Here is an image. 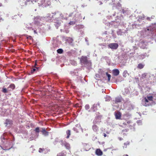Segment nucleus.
Wrapping results in <instances>:
<instances>
[{
	"mask_svg": "<svg viewBox=\"0 0 156 156\" xmlns=\"http://www.w3.org/2000/svg\"><path fill=\"white\" fill-rule=\"evenodd\" d=\"M37 65V63H35V65H34V67L35 66H36Z\"/></svg>",
	"mask_w": 156,
	"mask_h": 156,
	"instance_id": "33",
	"label": "nucleus"
},
{
	"mask_svg": "<svg viewBox=\"0 0 156 156\" xmlns=\"http://www.w3.org/2000/svg\"><path fill=\"white\" fill-rule=\"evenodd\" d=\"M80 61L84 64H87L88 62L87 57L82 56L81 58Z\"/></svg>",
	"mask_w": 156,
	"mask_h": 156,
	"instance_id": "3",
	"label": "nucleus"
},
{
	"mask_svg": "<svg viewBox=\"0 0 156 156\" xmlns=\"http://www.w3.org/2000/svg\"><path fill=\"white\" fill-rule=\"evenodd\" d=\"M98 117L95 118L94 119L93 121V123L94 124L97 123L98 122Z\"/></svg>",
	"mask_w": 156,
	"mask_h": 156,
	"instance_id": "16",
	"label": "nucleus"
},
{
	"mask_svg": "<svg viewBox=\"0 0 156 156\" xmlns=\"http://www.w3.org/2000/svg\"><path fill=\"white\" fill-rule=\"evenodd\" d=\"M34 32L35 33H36V31H34Z\"/></svg>",
	"mask_w": 156,
	"mask_h": 156,
	"instance_id": "36",
	"label": "nucleus"
},
{
	"mask_svg": "<svg viewBox=\"0 0 156 156\" xmlns=\"http://www.w3.org/2000/svg\"><path fill=\"white\" fill-rule=\"evenodd\" d=\"M66 155L63 153L61 152L58 154L57 156H65Z\"/></svg>",
	"mask_w": 156,
	"mask_h": 156,
	"instance_id": "20",
	"label": "nucleus"
},
{
	"mask_svg": "<svg viewBox=\"0 0 156 156\" xmlns=\"http://www.w3.org/2000/svg\"><path fill=\"white\" fill-rule=\"evenodd\" d=\"M119 139L120 140H123V139L121 137H119Z\"/></svg>",
	"mask_w": 156,
	"mask_h": 156,
	"instance_id": "31",
	"label": "nucleus"
},
{
	"mask_svg": "<svg viewBox=\"0 0 156 156\" xmlns=\"http://www.w3.org/2000/svg\"><path fill=\"white\" fill-rule=\"evenodd\" d=\"M128 74V72L126 70H125L124 71L123 73V76L124 77H126V74Z\"/></svg>",
	"mask_w": 156,
	"mask_h": 156,
	"instance_id": "19",
	"label": "nucleus"
},
{
	"mask_svg": "<svg viewBox=\"0 0 156 156\" xmlns=\"http://www.w3.org/2000/svg\"><path fill=\"white\" fill-rule=\"evenodd\" d=\"M34 67H35V68H37V67H35V66Z\"/></svg>",
	"mask_w": 156,
	"mask_h": 156,
	"instance_id": "40",
	"label": "nucleus"
},
{
	"mask_svg": "<svg viewBox=\"0 0 156 156\" xmlns=\"http://www.w3.org/2000/svg\"><path fill=\"white\" fill-rule=\"evenodd\" d=\"M8 89L6 88H3L2 89V91L4 93H7L8 92Z\"/></svg>",
	"mask_w": 156,
	"mask_h": 156,
	"instance_id": "23",
	"label": "nucleus"
},
{
	"mask_svg": "<svg viewBox=\"0 0 156 156\" xmlns=\"http://www.w3.org/2000/svg\"><path fill=\"white\" fill-rule=\"evenodd\" d=\"M137 123H141V121L140 120V121H139L137 122Z\"/></svg>",
	"mask_w": 156,
	"mask_h": 156,
	"instance_id": "32",
	"label": "nucleus"
},
{
	"mask_svg": "<svg viewBox=\"0 0 156 156\" xmlns=\"http://www.w3.org/2000/svg\"><path fill=\"white\" fill-rule=\"evenodd\" d=\"M34 67H35V68H37V67H35V66Z\"/></svg>",
	"mask_w": 156,
	"mask_h": 156,
	"instance_id": "38",
	"label": "nucleus"
},
{
	"mask_svg": "<svg viewBox=\"0 0 156 156\" xmlns=\"http://www.w3.org/2000/svg\"><path fill=\"white\" fill-rule=\"evenodd\" d=\"M149 100L145 97L144 99L142 101V103L143 105L145 106H147L150 105V104L149 103Z\"/></svg>",
	"mask_w": 156,
	"mask_h": 156,
	"instance_id": "4",
	"label": "nucleus"
},
{
	"mask_svg": "<svg viewBox=\"0 0 156 156\" xmlns=\"http://www.w3.org/2000/svg\"><path fill=\"white\" fill-rule=\"evenodd\" d=\"M64 144V146L68 150L70 149V145L68 143L65 142Z\"/></svg>",
	"mask_w": 156,
	"mask_h": 156,
	"instance_id": "11",
	"label": "nucleus"
},
{
	"mask_svg": "<svg viewBox=\"0 0 156 156\" xmlns=\"http://www.w3.org/2000/svg\"><path fill=\"white\" fill-rule=\"evenodd\" d=\"M103 136H104V137H106L107 136V135H106V134L105 133H104L103 134Z\"/></svg>",
	"mask_w": 156,
	"mask_h": 156,
	"instance_id": "30",
	"label": "nucleus"
},
{
	"mask_svg": "<svg viewBox=\"0 0 156 156\" xmlns=\"http://www.w3.org/2000/svg\"><path fill=\"white\" fill-rule=\"evenodd\" d=\"M129 142H127V143H124V146H123V147L126 148L127 147V145H129Z\"/></svg>",
	"mask_w": 156,
	"mask_h": 156,
	"instance_id": "27",
	"label": "nucleus"
},
{
	"mask_svg": "<svg viewBox=\"0 0 156 156\" xmlns=\"http://www.w3.org/2000/svg\"><path fill=\"white\" fill-rule=\"evenodd\" d=\"M106 74L108 78V81L109 82L111 78V76L110 74H108V72L106 73Z\"/></svg>",
	"mask_w": 156,
	"mask_h": 156,
	"instance_id": "17",
	"label": "nucleus"
},
{
	"mask_svg": "<svg viewBox=\"0 0 156 156\" xmlns=\"http://www.w3.org/2000/svg\"><path fill=\"white\" fill-rule=\"evenodd\" d=\"M34 67H35V68H37V67H35V66Z\"/></svg>",
	"mask_w": 156,
	"mask_h": 156,
	"instance_id": "39",
	"label": "nucleus"
},
{
	"mask_svg": "<svg viewBox=\"0 0 156 156\" xmlns=\"http://www.w3.org/2000/svg\"><path fill=\"white\" fill-rule=\"evenodd\" d=\"M146 98L150 101H153V97L152 96H147Z\"/></svg>",
	"mask_w": 156,
	"mask_h": 156,
	"instance_id": "14",
	"label": "nucleus"
},
{
	"mask_svg": "<svg viewBox=\"0 0 156 156\" xmlns=\"http://www.w3.org/2000/svg\"><path fill=\"white\" fill-rule=\"evenodd\" d=\"M144 66V65L142 63H139L138 65L137 68L140 69H143Z\"/></svg>",
	"mask_w": 156,
	"mask_h": 156,
	"instance_id": "12",
	"label": "nucleus"
},
{
	"mask_svg": "<svg viewBox=\"0 0 156 156\" xmlns=\"http://www.w3.org/2000/svg\"><path fill=\"white\" fill-rule=\"evenodd\" d=\"M41 132L42 134L45 136H47L48 134V132L46 131L45 129L44 128H42Z\"/></svg>",
	"mask_w": 156,
	"mask_h": 156,
	"instance_id": "9",
	"label": "nucleus"
},
{
	"mask_svg": "<svg viewBox=\"0 0 156 156\" xmlns=\"http://www.w3.org/2000/svg\"><path fill=\"white\" fill-rule=\"evenodd\" d=\"M96 154L98 156H101L103 154L102 152L99 149H98L96 150Z\"/></svg>",
	"mask_w": 156,
	"mask_h": 156,
	"instance_id": "8",
	"label": "nucleus"
},
{
	"mask_svg": "<svg viewBox=\"0 0 156 156\" xmlns=\"http://www.w3.org/2000/svg\"><path fill=\"white\" fill-rule=\"evenodd\" d=\"M108 47L112 49H117L119 46V45L117 43H112L109 44L108 46Z\"/></svg>",
	"mask_w": 156,
	"mask_h": 156,
	"instance_id": "1",
	"label": "nucleus"
},
{
	"mask_svg": "<svg viewBox=\"0 0 156 156\" xmlns=\"http://www.w3.org/2000/svg\"><path fill=\"white\" fill-rule=\"evenodd\" d=\"M58 53L59 54H62L63 52V50L62 49H59L57 51Z\"/></svg>",
	"mask_w": 156,
	"mask_h": 156,
	"instance_id": "18",
	"label": "nucleus"
},
{
	"mask_svg": "<svg viewBox=\"0 0 156 156\" xmlns=\"http://www.w3.org/2000/svg\"><path fill=\"white\" fill-rule=\"evenodd\" d=\"M6 124L7 125L10 124L11 123V121L9 119H7L6 120Z\"/></svg>",
	"mask_w": 156,
	"mask_h": 156,
	"instance_id": "21",
	"label": "nucleus"
},
{
	"mask_svg": "<svg viewBox=\"0 0 156 156\" xmlns=\"http://www.w3.org/2000/svg\"><path fill=\"white\" fill-rule=\"evenodd\" d=\"M63 141H61V142H63Z\"/></svg>",
	"mask_w": 156,
	"mask_h": 156,
	"instance_id": "37",
	"label": "nucleus"
},
{
	"mask_svg": "<svg viewBox=\"0 0 156 156\" xmlns=\"http://www.w3.org/2000/svg\"><path fill=\"white\" fill-rule=\"evenodd\" d=\"M75 22L74 21H70L69 24L70 25H73L75 24Z\"/></svg>",
	"mask_w": 156,
	"mask_h": 156,
	"instance_id": "28",
	"label": "nucleus"
},
{
	"mask_svg": "<svg viewBox=\"0 0 156 156\" xmlns=\"http://www.w3.org/2000/svg\"><path fill=\"white\" fill-rule=\"evenodd\" d=\"M112 73L115 76L118 75L119 73V71L117 69H115L112 70Z\"/></svg>",
	"mask_w": 156,
	"mask_h": 156,
	"instance_id": "7",
	"label": "nucleus"
},
{
	"mask_svg": "<svg viewBox=\"0 0 156 156\" xmlns=\"http://www.w3.org/2000/svg\"><path fill=\"white\" fill-rule=\"evenodd\" d=\"M115 102H120L121 101V99L120 98H116L115 99Z\"/></svg>",
	"mask_w": 156,
	"mask_h": 156,
	"instance_id": "15",
	"label": "nucleus"
},
{
	"mask_svg": "<svg viewBox=\"0 0 156 156\" xmlns=\"http://www.w3.org/2000/svg\"><path fill=\"white\" fill-rule=\"evenodd\" d=\"M66 134L67 135V136L66 137V138H69V136L71 134V132H70V131L69 130H67L66 131Z\"/></svg>",
	"mask_w": 156,
	"mask_h": 156,
	"instance_id": "13",
	"label": "nucleus"
},
{
	"mask_svg": "<svg viewBox=\"0 0 156 156\" xmlns=\"http://www.w3.org/2000/svg\"><path fill=\"white\" fill-rule=\"evenodd\" d=\"M44 150L45 149L43 148H40L39 150V152L40 153H42Z\"/></svg>",
	"mask_w": 156,
	"mask_h": 156,
	"instance_id": "22",
	"label": "nucleus"
},
{
	"mask_svg": "<svg viewBox=\"0 0 156 156\" xmlns=\"http://www.w3.org/2000/svg\"><path fill=\"white\" fill-rule=\"evenodd\" d=\"M36 70V69L35 68H34L32 69H31L30 72V74H33Z\"/></svg>",
	"mask_w": 156,
	"mask_h": 156,
	"instance_id": "24",
	"label": "nucleus"
},
{
	"mask_svg": "<svg viewBox=\"0 0 156 156\" xmlns=\"http://www.w3.org/2000/svg\"><path fill=\"white\" fill-rule=\"evenodd\" d=\"M15 88V86L13 84H11L9 87H7L8 90L9 91H11L13 90Z\"/></svg>",
	"mask_w": 156,
	"mask_h": 156,
	"instance_id": "6",
	"label": "nucleus"
},
{
	"mask_svg": "<svg viewBox=\"0 0 156 156\" xmlns=\"http://www.w3.org/2000/svg\"><path fill=\"white\" fill-rule=\"evenodd\" d=\"M92 129L94 131L96 132L98 130V127L96 125H94L92 126Z\"/></svg>",
	"mask_w": 156,
	"mask_h": 156,
	"instance_id": "10",
	"label": "nucleus"
},
{
	"mask_svg": "<svg viewBox=\"0 0 156 156\" xmlns=\"http://www.w3.org/2000/svg\"><path fill=\"white\" fill-rule=\"evenodd\" d=\"M36 132L38 133L39 132V127H37L35 130Z\"/></svg>",
	"mask_w": 156,
	"mask_h": 156,
	"instance_id": "26",
	"label": "nucleus"
},
{
	"mask_svg": "<svg viewBox=\"0 0 156 156\" xmlns=\"http://www.w3.org/2000/svg\"><path fill=\"white\" fill-rule=\"evenodd\" d=\"M85 108L86 109L88 110L90 108V106L88 105H86L85 106Z\"/></svg>",
	"mask_w": 156,
	"mask_h": 156,
	"instance_id": "25",
	"label": "nucleus"
},
{
	"mask_svg": "<svg viewBox=\"0 0 156 156\" xmlns=\"http://www.w3.org/2000/svg\"><path fill=\"white\" fill-rule=\"evenodd\" d=\"M29 38H30V37L31 38V37L30 36H29Z\"/></svg>",
	"mask_w": 156,
	"mask_h": 156,
	"instance_id": "35",
	"label": "nucleus"
},
{
	"mask_svg": "<svg viewBox=\"0 0 156 156\" xmlns=\"http://www.w3.org/2000/svg\"><path fill=\"white\" fill-rule=\"evenodd\" d=\"M121 115V113L120 112H115V116L116 119H120Z\"/></svg>",
	"mask_w": 156,
	"mask_h": 156,
	"instance_id": "5",
	"label": "nucleus"
},
{
	"mask_svg": "<svg viewBox=\"0 0 156 156\" xmlns=\"http://www.w3.org/2000/svg\"><path fill=\"white\" fill-rule=\"evenodd\" d=\"M131 123V122L130 121H128L126 122V123H124L123 124L125 125H127V124H129L130 123Z\"/></svg>",
	"mask_w": 156,
	"mask_h": 156,
	"instance_id": "29",
	"label": "nucleus"
},
{
	"mask_svg": "<svg viewBox=\"0 0 156 156\" xmlns=\"http://www.w3.org/2000/svg\"><path fill=\"white\" fill-rule=\"evenodd\" d=\"M98 107H100V104L98 103L94 104L91 107V109L93 112H95L98 109Z\"/></svg>",
	"mask_w": 156,
	"mask_h": 156,
	"instance_id": "2",
	"label": "nucleus"
},
{
	"mask_svg": "<svg viewBox=\"0 0 156 156\" xmlns=\"http://www.w3.org/2000/svg\"><path fill=\"white\" fill-rule=\"evenodd\" d=\"M29 38H30V37L31 38V37L30 36H29Z\"/></svg>",
	"mask_w": 156,
	"mask_h": 156,
	"instance_id": "34",
	"label": "nucleus"
}]
</instances>
